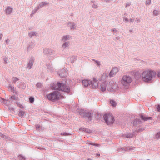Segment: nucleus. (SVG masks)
Instances as JSON below:
<instances>
[{"label":"nucleus","instance_id":"obj_1","mask_svg":"<svg viewBox=\"0 0 160 160\" xmlns=\"http://www.w3.org/2000/svg\"><path fill=\"white\" fill-rule=\"evenodd\" d=\"M50 87L52 90H57L70 95L72 94V87L68 85V81L66 79H64L63 81L51 83L50 85Z\"/></svg>","mask_w":160,"mask_h":160},{"label":"nucleus","instance_id":"obj_2","mask_svg":"<svg viewBox=\"0 0 160 160\" xmlns=\"http://www.w3.org/2000/svg\"><path fill=\"white\" fill-rule=\"evenodd\" d=\"M76 111L82 117L85 118L89 123H92L93 115L92 111H88L82 108L80 109L79 108L77 109Z\"/></svg>","mask_w":160,"mask_h":160},{"label":"nucleus","instance_id":"obj_3","mask_svg":"<svg viewBox=\"0 0 160 160\" xmlns=\"http://www.w3.org/2000/svg\"><path fill=\"white\" fill-rule=\"evenodd\" d=\"M156 76V72L152 70H144L142 73V76L143 80L146 82H149L155 78Z\"/></svg>","mask_w":160,"mask_h":160},{"label":"nucleus","instance_id":"obj_4","mask_svg":"<svg viewBox=\"0 0 160 160\" xmlns=\"http://www.w3.org/2000/svg\"><path fill=\"white\" fill-rule=\"evenodd\" d=\"M62 97V95L61 92L56 91H53L46 94V97L48 100L52 102H55L60 100Z\"/></svg>","mask_w":160,"mask_h":160},{"label":"nucleus","instance_id":"obj_5","mask_svg":"<svg viewBox=\"0 0 160 160\" xmlns=\"http://www.w3.org/2000/svg\"><path fill=\"white\" fill-rule=\"evenodd\" d=\"M103 117L105 123L108 125L111 126L114 123L115 120L111 114L107 112L103 115Z\"/></svg>","mask_w":160,"mask_h":160},{"label":"nucleus","instance_id":"obj_6","mask_svg":"<svg viewBox=\"0 0 160 160\" xmlns=\"http://www.w3.org/2000/svg\"><path fill=\"white\" fill-rule=\"evenodd\" d=\"M132 81V79L131 77L127 75H124L122 77L121 82L125 87L127 88L130 85Z\"/></svg>","mask_w":160,"mask_h":160},{"label":"nucleus","instance_id":"obj_7","mask_svg":"<svg viewBox=\"0 0 160 160\" xmlns=\"http://www.w3.org/2000/svg\"><path fill=\"white\" fill-rule=\"evenodd\" d=\"M139 116L141 120L144 122L146 121L149 120H153L152 117H148V115L146 114H143L142 113H141L139 114Z\"/></svg>","mask_w":160,"mask_h":160},{"label":"nucleus","instance_id":"obj_8","mask_svg":"<svg viewBox=\"0 0 160 160\" xmlns=\"http://www.w3.org/2000/svg\"><path fill=\"white\" fill-rule=\"evenodd\" d=\"M58 74L61 77H65L67 76L68 72L65 69L63 68L60 69L58 72Z\"/></svg>","mask_w":160,"mask_h":160},{"label":"nucleus","instance_id":"obj_9","mask_svg":"<svg viewBox=\"0 0 160 160\" xmlns=\"http://www.w3.org/2000/svg\"><path fill=\"white\" fill-rule=\"evenodd\" d=\"M92 82V80L87 79H83L82 82V85L85 87H88L91 85Z\"/></svg>","mask_w":160,"mask_h":160},{"label":"nucleus","instance_id":"obj_10","mask_svg":"<svg viewBox=\"0 0 160 160\" xmlns=\"http://www.w3.org/2000/svg\"><path fill=\"white\" fill-rule=\"evenodd\" d=\"M92 82L91 84V87L92 88H97L98 87V80L94 78L93 80H92Z\"/></svg>","mask_w":160,"mask_h":160},{"label":"nucleus","instance_id":"obj_11","mask_svg":"<svg viewBox=\"0 0 160 160\" xmlns=\"http://www.w3.org/2000/svg\"><path fill=\"white\" fill-rule=\"evenodd\" d=\"M134 132H132L124 134L123 135V136L128 138H132L135 137L136 135H137V134L135 133Z\"/></svg>","mask_w":160,"mask_h":160},{"label":"nucleus","instance_id":"obj_12","mask_svg":"<svg viewBox=\"0 0 160 160\" xmlns=\"http://www.w3.org/2000/svg\"><path fill=\"white\" fill-rule=\"evenodd\" d=\"M34 60V57H31L27 66V68L29 69H30L32 68V67L33 65Z\"/></svg>","mask_w":160,"mask_h":160},{"label":"nucleus","instance_id":"obj_13","mask_svg":"<svg viewBox=\"0 0 160 160\" xmlns=\"http://www.w3.org/2000/svg\"><path fill=\"white\" fill-rule=\"evenodd\" d=\"M133 125L134 126H137L138 125L141 124L142 123V121L139 118H136L133 119L132 122Z\"/></svg>","mask_w":160,"mask_h":160},{"label":"nucleus","instance_id":"obj_14","mask_svg":"<svg viewBox=\"0 0 160 160\" xmlns=\"http://www.w3.org/2000/svg\"><path fill=\"white\" fill-rule=\"evenodd\" d=\"M17 85L18 88L23 89H24L26 87V84L23 82H18L17 83Z\"/></svg>","mask_w":160,"mask_h":160},{"label":"nucleus","instance_id":"obj_15","mask_svg":"<svg viewBox=\"0 0 160 160\" xmlns=\"http://www.w3.org/2000/svg\"><path fill=\"white\" fill-rule=\"evenodd\" d=\"M12 11L13 8L11 7L8 6H7L5 9V12L6 14L8 15H10L12 12Z\"/></svg>","mask_w":160,"mask_h":160},{"label":"nucleus","instance_id":"obj_16","mask_svg":"<svg viewBox=\"0 0 160 160\" xmlns=\"http://www.w3.org/2000/svg\"><path fill=\"white\" fill-rule=\"evenodd\" d=\"M109 85L110 86L111 89L114 90L117 88V84L115 83L113 81H111L109 82Z\"/></svg>","mask_w":160,"mask_h":160},{"label":"nucleus","instance_id":"obj_17","mask_svg":"<svg viewBox=\"0 0 160 160\" xmlns=\"http://www.w3.org/2000/svg\"><path fill=\"white\" fill-rule=\"evenodd\" d=\"M0 100L6 106H8L10 103V100L9 99H6L1 98Z\"/></svg>","mask_w":160,"mask_h":160},{"label":"nucleus","instance_id":"obj_18","mask_svg":"<svg viewBox=\"0 0 160 160\" xmlns=\"http://www.w3.org/2000/svg\"><path fill=\"white\" fill-rule=\"evenodd\" d=\"M106 82H104L100 86V89L101 92H104L106 91Z\"/></svg>","mask_w":160,"mask_h":160},{"label":"nucleus","instance_id":"obj_19","mask_svg":"<svg viewBox=\"0 0 160 160\" xmlns=\"http://www.w3.org/2000/svg\"><path fill=\"white\" fill-rule=\"evenodd\" d=\"M43 52L45 54H47L51 55L52 54V50L48 48H45L43 49Z\"/></svg>","mask_w":160,"mask_h":160},{"label":"nucleus","instance_id":"obj_20","mask_svg":"<svg viewBox=\"0 0 160 160\" xmlns=\"http://www.w3.org/2000/svg\"><path fill=\"white\" fill-rule=\"evenodd\" d=\"M95 115L96 118L98 120H100L102 118V114L98 112H96L95 114Z\"/></svg>","mask_w":160,"mask_h":160},{"label":"nucleus","instance_id":"obj_21","mask_svg":"<svg viewBox=\"0 0 160 160\" xmlns=\"http://www.w3.org/2000/svg\"><path fill=\"white\" fill-rule=\"evenodd\" d=\"M108 73L106 72L104 73L101 76L100 79H99V80H104L108 78Z\"/></svg>","mask_w":160,"mask_h":160},{"label":"nucleus","instance_id":"obj_22","mask_svg":"<svg viewBox=\"0 0 160 160\" xmlns=\"http://www.w3.org/2000/svg\"><path fill=\"white\" fill-rule=\"evenodd\" d=\"M141 75L140 73L136 72L134 74V78L137 80H138L141 78Z\"/></svg>","mask_w":160,"mask_h":160},{"label":"nucleus","instance_id":"obj_23","mask_svg":"<svg viewBox=\"0 0 160 160\" xmlns=\"http://www.w3.org/2000/svg\"><path fill=\"white\" fill-rule=\"evenodd\" d=\"M128 150V148L127 147H123L120 148L118 149V152H120L121 153L122 151H127Z\"/></svg>","mask_w":160,"mask_h":160},{"label":"nucleus","instance_id":"obj_24","mask_svg":"<svg viewBox=\"0 0 160 160\" xmlns=\"http://www.w3.org/2000/svg\"><path fill=\"white\" fill-rule=\"evenodd\" d=\"M25 113V111L22 110H20L18 111V115L19 117H21V118L24 117Z\"/></svg>","mask_w":160,"mask_h":160},{"label":"nucleus","instance_id":"obj_25","mask_svg":"<svg viewBox=\"0 0 160 160\" xmlns=\"http://www.w3.org/2000/svg\"><path fill=\"white\" fill-rule=\"evenodd\" d=\"M49 4V3H48L47 2H42L40 3L38 6L40 8L43 7Z\"/></svg>","mask_w":160,"mask_h":160},{"label":"nucleus","instance_id":"obj_26","mask_svg":"<svg viewBox=\"0 0 160 160\" xmlns=\"http://www.w3.org/2000/svg\"><path fill=\"white\" fill-rule=\"evenodd\" d=\"M109 102L111 105L113 107H115L117 105L116 102L113 99H110Z\"/></svg>","mask_w":160,"mask_h":160},{"label":"nucleus","instance_id":"obj_27","mask_svg":"<svg viewBox=\"0 0 160 160\" xmlns=\"http://www.w3.org/2000/svg\"><path fill=\"white\" fill-rule=\"evenodd\" d=\"M63 42L64 43L62 44V47L65 49L68 46L70 43V42L69 41L64 42Z\"/></svg>","mask_w":160,"mask_h":160},{"label":"nucleus","instance_id":"obj_28","mask_svg":"<svg viewBox=\"0 0 160 160\" xmlns=\"http://www.w3.org/2000/svg\"><path fill=\"white\" fill-rule=\"evenodd\" d=\"M70 36L69 35H64L62 37V40L63 42H64L68 40Z\"/></svg>","mask_w":160,"mask_h":160},{"label":"nucleus","instance_id":"obj_29","mask_svg":"<svg viewBox=\"0 0 160 160\" xmlns=\"http://www.w3.org/2000/svg\"><path fill=\"white\" fill-rule=\"evenodd\" d=\"M77 56H72L70 58L71 62L73 63L74 61L77 59Z\"/></svg>","mask_w":160,"mask_h":160},{"label":"nucleus","instance_id":"obj_30","mask_svg":"<svg viewBox=\"0 0 160 160\" xmlns=\"http://www.w3.org/2000/svg\"><path fill=\"white\" fill-rule=\"evenodd\" d=\"M19 98L17 97L15 95H13L12 96H10L9 99L10 100H14L16 101H18Z\"/></svg>","mask_w":160,"mask_h":160},{"label":"nucleus","instance_id":"obj_31","mask_svg":"<svg viewBox=\"0 0 160 160\" xmlns=\"http://www.w3.org/2000/svg\"><path fill=\"white\" fill-rule=\"evenodd\" d=\"M155 109L157 111L160 112V104H158L156 105Z\"/></svg>","mask_w":160,"mask_h":160},{"label":"nucleus","instance_id":"obj_32","mask_svg":"<svg viewBox=\"0 0 160 160\" xmlns=\"http://www.w3.org/2000/svg\"><path fill=\"white\" fill-rule=\"evenodd\" d=\"M18 157L20 160H26V157L22 154H19L18 155Z\"/></svg>","mask_w":160,"mask_h":160},{"label":"nucleus","instance_id":"obj_33","mask_svg":"<svg viewBox=\"0 0 160 160\" xmlns=\"http://www.w3.org/2000/svg\"><path fill=\"white\" fill-rule=\"evenodd\" d=\"M33 48V45L32 42L30 43L28 46L27 50L29 51Z\"/></svg>","mask_w":160,"mask_h":160},{"label":"nucleus","instance_id":"obj_34","mask_svg":"<svg viewBox=\"0 0 160 160\" xmlns=\"http://www.w3.org/2000/svg\"><path fill=\"white\" fill-rule=\"evenodd\" d=\"M8 89H9V91H11L12 92H14V87L11 86L10 84L8 86Z\"/></svg>","mask_w":160,"mask_h":160},{"label":"nucleus","instance_id":"obj_35","mask_svg":"<svg viewBox=\"0 0 160 160\" xmlns=\"http://www.w3.org/2000/svg\"><path fill=\"white\" fill-rule=\"evenodd\" d=\"M92 60L94 61L95 63L98 67H100L101 65L100 62L98 60H95V59H93Z\"/></svg>","mask_w":160,"mask_h":160},{"label":"nucleus","instance_id":"obj_36","mask_svg":"<svg viewBox=\"0 0 160 160\" xmlns=\"http://www.w3.org/2000/svg\"><path fill=\"white\" fill-rule=\"evenodd\" d=\"M60 135L62 136H68L71 134L68 132H62L60 133Z\"/></svg>","mask_w":160,"mask_h":160},{"label":"nucleus","instance_id":"obj_37","mask_svg":"<svg viewBox=\"0 0 160 160\" xmlns=\"http://www.w3.org/2000/svg\"><path fill=\"white\" fill-rule=\"evenodd\" d=\"M160 13V12L159 11L155 9L153 11V15L155 16H157L159 15Z\"/></svg>","mask_w":160,"mask_h":160},{"label":"nucleus","instance_id":"obj_38","mask_svg":"<svg viewBox=\"0 0 160 160\" xmlns=\"http://www.w3.org/2000/svg\"><path fill=\"white\" fill-rule=\"evenodd\" d=\"M40 8L38 6H37L34 9L33 11L32 12V14H34L36 13L38 10Z\"/></svg>","mask_w":160,"mask_h":160},{"label":"nucleus","instance_id":"obj_39","mask_svg":"<svg viewBox=\"0 0 160 160\" xmlns=\"http://www.w3.org/2000/svg\"><path fill=\"white\" fill-rule=\"evenodd\" d=\"M16 103L18 107L23 109H24V106L21 104H20L19 102H17Z\"/></svg>","mask_w":160,"mask_h":160},{"label":"nucleus","instance_id":"obj_40","mask_svg":"<svg viewBox=\"0 0 160 160\" xmlns=\"http://www.w3.org/2000/svg\"><path fill=\"white\" fill-rule=\"evenodd\" d=\"M77 107V106L76 104H73L71 107V109L72 111H74L76 110Z\"/></svg>","mask_w":160,"mask_h":160},{"label":"nucleus","instance_id":"obj_41","mask_svg":"<svg viewBox=\"0 0 160 160\" xmlns=\"http://www.w3.org/2000/svg\"><path fill=\"white\" fill-rule=\"evenodd\" d=\"M29 100L30 102L32 103L34 101V97L33 96H30L29 98Z\"/></svg>","mask_w":160,"mask_h":160},{"label":"nucleus","instance_id":"obj_42","mask_svg":"<svg viewBox=\"0 0 160 160\" xmlns=\"http://www.w3.org/2000/svg\"><path fill=\"white\" fill-rule=\"evenodd\" d=\"M88 144L90 145H91L96 147H99L100 145L98 143H96L91 142H90L88 143Z\"/></svg>","mask_w":160,"mask_h":160},{"label":"nucleus","instance_id":"obj_43","mask_svg":"<svg viewBox=\"0 0 160 160\" xmlns=\"http://www.w3.org/2000/svg\"><path fill=\"white\" fill-rule=\"evenodd\" d=\"M112 70L114 73L115 74H116L118 71V68L117 67H115L113 68Z\"/></svg>","mask_w":160,"mask_h":160},{"label":"nucleus","instance_id":"obj_44","mask_svg":"<svg viewBox=\"0 0 160 160\" xmlns=\"http://www.w3.org/2000/svg\"><path fill=\"white\" fill-rule=\"evenodd\" d=\"M36 32H32L28 33V36L29 37L31 38L32 36H36Z\"/></svg>","mask_w":160,"mask_h":160},{"label":"nucleus","instance_id":"obj_45","mask_svg":"<svg viewBox=\"0 0 160 160\" xmlns=\"http://www.w3.org/2000/svg\"><path fill=\"white\" fill-rule=\"evenodd\" d=\"M156 138L158 139L160 138V131L157 132L155 134Z\"/></svg>","mask_w":160,"mask_h":160},{"label":"nucleus","instance_id":"obj_46","mask_svg":"<svg viewBox=\"0 0 160 160\" xmlns=\"http://www.w3.org/2000/svg\"><path fill=\"white\" fill-rule=\"evenodd\" d=\"M144 130V128H141L135 130L134 132H139L143 131Z\"/></svg>","mask_w":160,"mask_h":160},{"label":"nucleus","instance_id":"obj_47","mask_svg":"<svg viewBox=\"0 0 160 160\" xmlns=\"http://www.w3.org/2000/svg\"><path fill=\"white\" fill-rule=\"evenodd\" d=\"M19 80V78L16 77H13V82L15 84L16 83L17 81H18Z\"/></svg>","mask_w":160,"mask_h":160},{"label":"nucleus","instance_id":"obj_48","mask_svg":"<svg viewBox=\"0 0 160 160\" xmlns=\"http://www.w3.org/2000/svg\"><path fill=\"white\" fill-rule=\"evenodd\" d=\"M92 132V131L91 130H90L88 128H86L85 129V132L88 133L89 134L91 133Z\"/></svg>","mask_w":160,"mask_h":160},{"label":"nucleus","instance_id":"obj_49","mask_svg":"<svg viewBox=\"0 0 160 160\" xmlns=\"http://www.w3.org/2000/svg\"><path fill=\"white\" fill-rule=\"evenodd\" d=\"M114 75H115L114 73L112 71V70L110 71L108 75L110 77H111L113 76Z\"/></svg>","mask_w":160,"mask_h":160},{"label":"nucleus","instance_id":"obj_50","mask_svg":"<svg viewBox=\"0 0 160 160\" xmlns=\"http://www.w3.org/2000/svg\"><path fill=\"white\" fill-rule=\"evenodd\" d=\"M35 128L36 130L38 131H40V128H41V126L39 124H36L35 125Z\"/></svg>","mask_w":160,"mask_h":160},{"label":"nucleus","instance_id":"obj_51","mask_svg":"<svg viewBox=\"0 0 160 160\" xmlns=\"http://www.w3.org/2000/svg\"><path fill=\"white\" fill-rule=\"evenodd\" d=\"M68 25L72 27H73L75 26L76 24L75 23L70 22H69Z\"/></svg>","mask_w":160,"mask_h":160},{"label":"nucleus","instance_id":"obj_52","mask_svg":"<svg viewBox=\"0 0 160 160\" xmlns=\"http://www.w3.org/2000/svg\"><path fill=\"white\" fill-rule=\"evenodd\" d=\"M3 60L4 61V64H6L8 63L7 61L8 60V59L6 57H4L3 58Z\"/></svg>","mask_w":160,"mask_h":160},{"label":"nucleus","instance_id":"obj_53","mask_svg":"<svg viewBox=\"0 0 160 160\" xmlns=\"http://www.w3.org/2000/svg\"><path fill=\"white\" fill-rule=\"evenodd\" d=\"M8 106V110H9L11 111H13L14 110V109L13 107H11L9 105Z\"/></svg>","mask_w":160,"mask_h":160},{"label":"nucleus","instance_id":"obj_54","mask_svg":"<svg viewBox=\"0 0 160 160\" xmlns=\"http://www.w3.org/2000/svg\"><path fill=\"white\" fill-rule=\"evenodd\" d=\"M85 128L83 127H81L79 128V130L82 131L83 132H85Z\"/></svg>","mask_w":160,"mask_h":160},{"label":"nucleus","instance_id":"obj_55","mask_svg":"<svg viewBox=\"0 0 160 160\" xmlns=\"http://www.w3.org/2000/svg\"><path fill=\"white\" fill-rule=\"evenodd\" d=\"M2 137L6 139V140H8V138H9V137L5 135H2Z\"/></svg>","mask_w":160,"mask_h":160},{"label":"nucleus","instance_id":"obj_56","mask_svg":"<svg viewBox=\"0 0 160 160\" xmlns=\"http://www.w3.org/2000/svg\"><path fill=\"white\" fill-rule=\"evenodd\" d=\"M42 86V84L38 82L36 84V86L38 88H40Z\"/></svg>","mask_w":160,"mask_h":160},{"label":"nucleus","instance_id":"obj_57","mask_svg":"<svg viewBox=\"0 0 160 160\" xmlns=\"http://www.w3.org/2000/svg\"><path fill=\"white\" fill-rule=\"evenodd\" d=\"M111 31L113 32H116L117 31V30H116L115 28H113L111 29Z\"/></svg>","mask_w":160,"mask_h":160},{"label":"nucleus","instance_id":"obj_58","mask_svg":"<svg viewBox=\"0 0 160 160\" xmlns=\"http://www.w3.org/2000/svg\"><path fill=\"white\" fill-rule=\"evenodd\" d=\"M92 8H96L98 7L97 5L94 3H93V4L92 5Z\"/></svg>","mask_w":160,"mask_h":160},{"label":"nucleus","instance_id":"obj_59","mask_svg":"<svg viewBox=\"0 0 160 160\" xmlns=\"http://www.w3.org/2000/svg\"><path fill=\"white\" fill-rule=\"evenodd\" d=\"M123 21L125 22H128L129 21V20L128 18L126 17L124 18L123 19Z\"/></svg>","mask_w":160,"mask_h":160},{"label":"nucleus","instance_id":"obj_60","mask_svg":"<svg viewBox=\"0 0 160 160\" xmlns=\"http://www.w3.org/2000/svg\"><path fill=\"white\" fill-rule=\"evenodd\" d=\"M146 3L148 5H150L151 4V0H147Z\"/></svg>","mask_w":160,"mask_h":160},{"label":"nucleus","instance_id":"obj_61","mask_svg":"<svg viewBox=\"0 0 160 160\" xmlns=\"http://www.w3.org/2000/svg\"><path fill=\"white\" fill-rule=\"evenodd\" d=\"M128 148V150H134V148H135L134 147H132V146H131V147H130Z\"/></svg>","mask_w":160,"mask_h":160},{"label":"nucleus","instance_id":"obj_62","mask_svg":"<svg viewBox=\"0 0 160 160\" xmlns=\"http://www.w3.org/2000/svg\"><path fill=\"white\" fill-rule=\"evenodd\" d=\"M130 3L129 2H127L125 4V7H128L130 5Z\"/></svg>","mask_w":160,"mask_h":160},{"label":"nucleus","instance_id":"obj_63","mask_svg":"<svg viewBox=\"0 0 160 160\" xmlns=\"http://www.w3.org/2000/svg\"><path fill=\"white\" fill-rule=\"evenodd\" d=\"M134 20V18H130L129 20V21L130 22H133Z\"/></svg>","mask_w":160,"mask_h":160},{"label":"nucleus","instance_id":"obj_64","mask_svg":"<svg viewBox=\"0 0 160 160\" xmlns=\"http://www.w3.org/2000/svg\"><path fill=\"white\" fill-rule=\"evenodd\" d=\"M157 119L158 120H160V115H158L157 118Z\"/></svg>","mask_w":160,"mask_h":160}]
</instances>
